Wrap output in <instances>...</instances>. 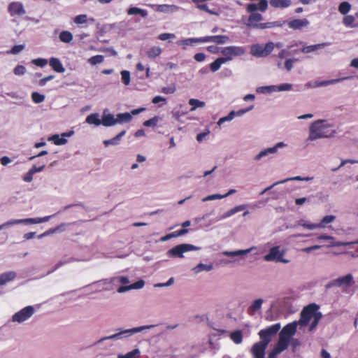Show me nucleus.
<instances>
[{"instance_id": "9", "label": "nucleus", "mask_w": 358, "mask_h": 358, "mask_svg": "<svg viewBox=\"0 0 358 358\" xmlns=\"http://www.w3.org/2000/svg\"><path fill=\"white\" fill-rule=\"evenodd\" d=\"M320 306L316 303H310L304 307L301 312V317L299 320L295 321L297 325L301 327L306 326L312 318V314L314 313L315 310H319Z\"/></svg>"}, {"instance_id": "58", "label": "nucleus", "mask_w": 358, "mask_h": 358, "mask_svg": "<svg viewBox=\"0 0 358 358\" xmlns=\"http://www.w3.org/2000/svg\"><path fill=\"white\" fill-rule=\"evenodd\" d=\"M122 76V81L125 85H128L130 83V72L127 70H123L120 73Z\"/></svg>"}, {"instance_id": "42", "label": "nucleus", "mask_w": 358, "mask_h": 358, "mask_svg": "<svg viewBox=\"0 0 358 358\" xmlns=\"http://www.w3.org/2000/svg\"><path fill=\"white\" fill-rule=\"evenodd\" d=\"M225 63H227V62L222 57L217 58L214 62L210 63V71L213 72L218 71L220 69L221 66Z\"/></svg>"}, {"instance_id": "2", "label": "nucleus", "mask_w": 358, "mask_h": 358, "mask_svg": "<svg viewBox=\"0 0 358 358\" xmlns=\"http://www.w3.org/2000/svg\"><path fill=\"white\" fill-rule=\"evenodd\" d=\"M55 215L45 216L43 217L25 218V219H12L2 224H0V231L10 227L15 224H23L25 225L36 224L48 222Z\"/></svg>"}, {"instance_id": "61", "label": "nucleus", "mask_w": 358, "mask_h": 358, "mask_svg": "<svg viewBox=\"0 0 358 358\" xmlns=\"http://www.w3.org/2000/svg\"><path fill=\"white\" fill-rule=\"evenodd\" d=\"M13 73L15 76H23L26 73V68L23 65H17L14 68Z\"/></svg>"}, {"instance_id": "19", "label": "nucleus", "mask_w": 358, "mask_h": 358, "mask_svg": "<svg viewBox=\"0 0 358 358\" xmlns=\"http://www.w3.org/2000/svg\"><path fill=\"white\" fill-rule=\"evenodd\" d=\"M203 37L199 38H187L178 40L176 42L177 45L185 50L187 46H195L198 43H203Z\"/></svg>"}, {"instance_id": "1", "label": "nucleus", "mask_w": 358, "mask_h": 358, "mask_svg": "<svg viewBox=\"0 0 358 358\" xmlns=\"http://www.w3.org/2000/svg\"><path fill=\"white\" fill-rule=\"evenodd\" d=\"M336 134L335 125L327 120H317L309 127L307 141H313L320 138H329Z\"/></svg>"}, {"instance_id": "16", "label": "nucleus", "mask_w": 358, "mask_h": 358, "mask_svg": "<svg viewBox=\"0 0 358 358\" xmlns=\"http://www.w3.org/2000/svg\"><path fill=\"white\" fill-rule=\"evenodd\" d=\"M348 78H349V77H343V78L327 80L309 81L305 84V87H306V88H317V87H324V86H327L329 85H334V84L340 83V82L345 80L346 79H348Z\"/></svg>"}, {"instance_id": "43", "label": "nucleus", "mask_w": 358, "mask_h": 358, "mask_svg": "<svg viewBox=\"0 0 358 358\" xmlns=\"http://www.w3.org/2000/svg\"><path fill=\"white\" fill-rule=\"evenodd\" d=\"M335 220H336L335 215H326L321 220L320 223L317 224V229L324 228V227H326V226L328 224L333 222Z\"/></svg>"}, {"instance_id": "62", "label": "nucleus", "mask_w": 358, "mask_h": 358, "mask_svg": "<svg viewBox=\"0 0 358 358\" xmlns=\"http://www.w3.org/2000/svg\"><path fill=\"white\" fill-rule=\"evenodd\" d=\"M87 15H78L75 17L74 18V22L77 24H81L86 23L87 22Z\"/></svg>"}, {"instance_id": "30", "label": "nucleus", "mask_w": 358, "mask_h": 358, "mask_svg": "<svg viewBox=\"0 0 358 358\" xmlns=\"http://www.w3.org/2000/svg\"><path fill=\"white\" fill-rule=\"evenodd\" d=\"M126 134V131L123 130L121 132H120L118 134H117L115 137L108 139V140H104L103 141V145L106 147H108L110 145H117L120 143L122 138Z\"/></svg>"}, {"instance_id": "59", "label": "nucleus", "mask_w": 358, "mask_h": 358, "mask_svg": "<svg viewBox=\"0 0 358 358\" xmlns=\"http://www.w3.org/2000/svg\"><path fill=\"white\" fill-rule=\"evenodd\" d=\"M110 283L112 282H120L121 284L125 285L129 282V280L126 276H117L110 279Z\"/></svg>"}, {"instance_id": "48", "label": "nucleus", "mask_w": 358, "mask_h": 358, "mask_svg": "<svg viewBox=\"0 0 358 358\" xmlns=\"http://www.w3.org/2000/svg\"><path fill=\"white\" fill-rule=\"evenodd\" d=\"M59 38L62 42L69 43L73 40V34L69 31H62L59 35Z\"/></svg>"}, {"instance_id": "50", "label": "nucleus", "mask_w": 358, "mask_h": 358, "mask_svg": "<svg viewBox=\"0 0 358 358\" xmlns=\"http://www.w3.org/2000/svg\"><path fill=\"white\" fill-rule=\"evenodd\" d=\"M195 4H196V7L201 10L206 11V12L208 13L209 14L213 15H219V13L217 10L209 9L208 5L206 3H197Z\"/></svg>"}, {"instance_id": "28", "label": "nucleus", "mask_w": 358, "mask_h": 358, "mask_svg": "<svg viewBox=\"0 0 358 358\" xmlns=\"http://www.w3.org/2000/svg\"><path fill=\"white\" fill-rule=\"evenodd\" d=\"M329 43H322L315 45H303V48L301 49V51L303 53L308 54L313 52H315L317 50L322 49L327 45H329Z\"/></svg>"}, {"instance_id": "21", "label": "nucleus", "mask_w": 358, "mask_h": 358, "mask_svg": "<svg viewBox=\"0 0 358 358\" xmlns=\"http://www.w3.org/2000/svg\"><path fill=\"white\" fill-rule=\"evenodd\" d=\"M152 7L155 8V10L157 12L163 13H173L178 11L180 9V7L174 4L152 5Z\"/></svg>"}, {"instance_id": "31", "label": "nucleus", "mask_w": 358, "mask_h": 358, "mask_svg": "<svg viewBox=\"0 0 358 358\" xmlns=\"http://www.w3.org/2000/svg\"><path fill=\"white\" fill-rule=\"evenodd\" d=\"M264 300L262 299H257L253 301L248 309L249 315H254L261 309Z\"/></svg>"}, {"instance_id": "3", "label": "nucleus", "mask_w": 358, "mask_h": 358, "mask_svg": "<svg viewBox=\"0 0 358 358\" xmlns=\"http://www.w3.org/2000/svg\"><path fill=\"white\" fill-rule=\"evenodd\" d=\"M297 327L298 325L295 321L286 324L279 334L278 342L288 348L290 339L295 334Z\"/></svg>"}, {"instance_id": "37", "label": "nucleus", "mask_w": 358, "mask_h": 358, "mask_svg": "<svg viewBox=\"0 0 358 358\" xmlns=\"http://www.w3.org/2000/svg\"><path fill=\"white\" fill-rule=\"evenodd\" d=\"M73 261H74V259L72 257H63L58 263H57L55 264V266H54V268L52 270H50L48 271L46 275L51 274L52 273H53L54 271H55L56 270L59 268L60 267H62L67 264L71 263Z\"/></svg>"}, {"instance_id": "10", "label": "nucleus", "mask_w": 358, "mask_h": 358, "mask_svg": "<svg viewBox=\"0 0 358 358\" xmlns=\"http://www.w3.org/2000/svg\"><path fill=\"white\" fill-rule=\"evenodd\" d=\"M35 313V309L32 306H27L20 310L15 313L12 316V322L21 324L28 320Z\"/></svg>"}, {"instance_id": "6", "label": "nucleus", "mask_w": 358, "mask_h": 358, "mask_svg": "<svg viewBox=\"0 0 358 358\" xmlns=\"http://www.w3.org/2000/svg\"><path fill=\"white\" fill-rule=\"evenodd\" d=\"M285 254V250H280V246L276 245L270 248L268 253L264 257V259L266 262L287 264L289 262V260L283 258Z\"/></svg>"}, {"instance_id": "12", "label": "nucleus", "mask_w": 358, "mask_h": 358, "mask_svg": "<svg viewBox=\"0 0 358 358\" xmlns=\"http://www.w3.org/2000/svg\"><path fill=\"white\" fill-rule=\"evenodd\" d=\"M287 146V144L284 142H278L273 147L268 148L261 150L257 155L254 157L255 161H260L262 159L268 157L270 155L275 154L278 150Z\"/></svg>"}, {"instance_id": "52", "label": "nucleus", "mask_w": 358, "mask_h": 358, "mask_svg": "<svg viewBox=\"0 0 358 358\" xmlns=\"http://www.w3.org/2000/svg\"><path fill=\"white\" fill-rule=\"evenodd\" d=\"M285 22H286L285 20H283V21L278 20V21H274V22H264V25L263 26V27H264V29H270V28H273V27H280L284 24H285Z\"/></svg>"}, {"instance_id": "8", "label": "nucleus", "mask_w": 358, "mask_h": 358, "mask_svg": "<svg viewBox=\"0 0 358 358\" xmlns=\"http://www.w3.org/2000/svg\"><path fill=\"white\" fill-rule=\"evenodd\" d=\"M281 328L280 323H275L271 325L265 329L260 330L258 333L261 342H263L266 345L271 341L273 337H274Z\"/></svg>"}, {"instance_id": "60", "label": "nucleus", "mask_w": 358, "mask_h": 358, "mask_svg": "<svg viewBox=\"0 0 358 358\" xmlns=\"http://www.w3.org/2000/svg\"><path fill=\"white\" fill-rule=\"evenodd\" d=\"M253 108H254V106L252 105L246 108H242L238 110H232V112H234V117L236 116L241 117V116H243V115H245V113H247L248 112L252 110L253 109Z\"/></svg>"}, {"instance_id": "46", "label": "nucleus", "mask_w": 358, "mask_h": 358, "mask_svg": "<svg viewBox=\"0 0 358 358\" xmlns=\"http://www.w3.org/2000/svg\"><path fill=\"white\" fill-rule=\"evenodd\" d=\"M66 224L62 223L55 228L50 229L49 230H48V231H45L44 233H43L42 234L39 235L38 238H43L44 236L56 233L57 231H62L64 229V227H66Z\"/></svg>"}, {"instance_id": "55", "label": "nucleus", "mask_w": 358, "mask_h": 358, "mask_svg": "<svg viewBox=\"0 0 358 358\" xmlns=\"http://www.w3.org/2000/svg\"><path fill=\"white\" fill-rule=\"evenodd\" d=\"M246 11L250 14L252 13H257V10H259L260 11V9H259V2L257 4V3H248L247 6H246Z\"/></svg>"}, {"instance_id": "27", "label": "nucleus", "mask_w": 358, "mask_h": 358, "mask_svg": "<svg viewBox=\"0 0 358 358\" xmlns=\"http://www.w3.org/2000/svg\"><path fill=\"white\" fill-rule=\"evenodd\" d=\"M17 277L16 272L13 271H6L0 274V287L7 283L13 281Z\"/></svg>"}, {"instance_id": "36", "label": "nucleus", "mask_w": 358, "mask_h": 358, "mask_svg": "<svg viewBox=\"0 0 358 358\" xmlns=\"http://www.w3.org/2000/svg\"><path fill=\"white\" fill-rule=\"evenodd\" d=\"M162 52V49L159 46L154 45L147 50L146 55L148 58L154 59L159 57Z\"/></svg>"}, {"instance_id": "5", "label": "nucleus", "mask_w": 358, "mask_h": 358, "mask_svg": "<svg viewBox=\"0 0 358 358\" xmlns=\"http://www.w3.org/2000/svg\"><path fill=\"white\" fill-rule=\"evenodd\" d=\"M201 248L195 246L194 245L189 243H182L174 246L171 248L167 254L171 257H178L183 258L184 253L192 251V250H199Z\"/></svg>"}, {"instance_id": "4", "label": "nucleus", "mask_w": 358, "mask_h": 358, "mask_svg": "<svg viewBox=\"0 0 358 358\" xmlns=\"http://www.w3.org/2000/svg\"><path fill=\"white\" fill-rule=\"evenodd\" d=\"M274 49V43L268 42L264 47L259 43L250 46V54L255 57H266L269 55Z\"/></svg>"}, {"instance_id": "24", "label": "nucleus", "mask_w": 358, "mask_h": 358, "mask_svg": "<svg viewBox=\"0 0 358 358\" xmlns=\"http://www.w3.org/2000/svg\"><path fill=\"white\" fill-rule=\"evenodd\" d=\"M101 122L102 125L106 127L114 126L117 124L116 117L110 113L108 110H104L102 114Z\"/></svg>"}, {"instance_id": "33", "label": "nucleus", "mask_w": 358, "mask_h": 358, "mask_svg": "<svg viewBox=\"0 0 358 358\" xmlns=\"http://www.w3.org/2000/svg\"><path fill=\"white\" fill-rule=\"evenodd\" d=\"M270 5L275 8H286L292 5L291 0H270Z\"/></svg>"}, {"instance_id": "56", "label": "nucleus", "mask_w": 358, "mask_h": 358, "mask_svg": "<svg viewBox=\"0 0 358 358\" xmlns=\"http://www.w3.org/2000/svg\"><path fill=\"white\" fill-rule=\"evenodd\" d=\"M31 99L34 103H40L45 100V96L38 92H34L31 94Z\"/></svg>"}, {"instance_id": "44", "label": "nucleus", "mask_w": 358, "mask_h": 358, "mask_svg": "<svg viewBox=\"0 0 358 358\" xmlns=\"http://www.w3.org/2000/svg\"><path fill=\"white\" fill-rule=\"evenodd\" d=\"M127 14L129 15L138 14L143 17H145L148 15V11L140 8L131 7L127 10Z\"/></svg>"}, {"instance_id": "32", "label": "nucleus", "mask_w": 358, "mask_h": 358, "mask_svg": "<svg viewBox=\"0 0 358 358\" xmlns=\"http://www.w3.org/2000/svg\"><path fill=\"white\" fill-rule=\"evenodd\" d=\"M269 94L275 92L289 91L292 88V85L284 83L279 85H268Z\"/></svg>"}, {"instance_id": "25", "label": "nucleus", "mask_w": 358, "mask_h": 358, "mask_svg": "<svg viewBox=\"0 0 358 358\" xmlns=\"http://www.w3.org/2000/svg\"><path fill=\"white\" fill-rule=\"evenodd\" d=\"M257 248L256 246H252L250 248L245 250H238L235 251L224 250L222 254L227 257H236V256H244L249 254L254 250H256Z\"/></svg>"}, {"instance_id": "18", "label": "nucleus", "mask_w": 358, "mask_h": 358, "mask_svg": "<svg viewBox=\"0 0 358 358\" xmlns=\"http://www.w3.org/2000/svg\"><path fill=\"white\" fill-rule=\"evenodd\" d=\"M248 206H249L248 204H241V205L236 206L231 208L230 210H227L224 214L217 217L215 220H213V222L222 220L227 219L228 217H230L232 215H234V214L246 209Z\"/></svg>"}, {"instance_id": "47", "label": "nucleus", "mask_w": 358, "mask_h": 358, "mask_svg": "<svg viewBox=\"0 0 358 358\" xmlns=\"http://www.w3.org/2000/svg\"><path fill=\"white\" fill-rule=\"evenodd\" d=\"M230 338L236 344H240L243 341V334L241 330H236L230 334Z\"/></svg>"}, {"instance_id": "15", "label": "nucleus", "mask_w": 358, "mask_h": 358, "mask_svg": "<svg viewBox=\"0 0 358 358\" xmlns=\"http://www.w3.org/2000/svg\"><path fill=\"white\" fill-rule=\"evenodd\" d=\"M110 284V279H103L101 280L95 281L85 287H84V289H89L90 292H101L103 290H109L110 289L107 287Z\"/></svg>"}, {"instance_id": "49", "label": "nucleus", "mask_w": 358, "mask_h": 358, "mask_svg": "<svg viewBox=\"0 0 358 358\" xmlns=\"http://www.w3.org/2000/svg\"><path fill=\"white\" fill-rule=\"evenodd\" d=\"M189 104L192 106L190 111L195 110L197 108H203L205 106V102L196 99H190Z\"/></svg>"}, {"instance_id": "23", "label": "nucleus", "mask_w": 358, "mask_h": 358, "mask_svg": "<svg viewBox=\"0 0 358 358\" xmlns=\"http://www.w3.org/2000/svg\"><path fill=\"white\" fill-rule=\"evenodd\" d=\"M8 11L11 16H21L26 13L22 3L20 2H11L8 5Z\"/></svg>"}, {"instance_id": "35", "label": "nucleus", "mask_w": 358, "mask_h": 358, "mask_svg": "<svg viewBox=\"0 0 358 358\" xmlns=\"http://www.w3.org/2000/svg\"><path fill=\"white\" fill-rule=\"evenodd\" d=\"M188 231L189 230L187 229H182L178 231H173L171 234H169L162 237L160 238V241L162 242H165V241L170 240L171 238L183 236V235L186 234L188 232Z\"/></svg>"}, {"instance_id": "38", "label": "nucleus", "mask_w": 358, "mask_h": 358, "mask_svg": "<svg viewBox=\"0 0 358 358\" xmlns=\"http://www.w3.org/2000/svg\"><path fill=\"white\" fill-rule=\"evenodd\" d=\"M85 122L89 124H94L96 127L102 124L101 120L99 119V113H92L87 116Z\"/></svg>"}, {"instance_id": "13", "label": "nucleus", "mask_w": 358, "mask_h": 358, "mask_svg": "<svg viewBox=\"0 0 358 358\" xmlns=\"http://www.w3.org/2000/svg\"><path fill=\"white\" fill-rule=\"evenodd\" d=\"M263 15L259 13H254L248 16L246 26L257 29H264V23L260 22L263 20Z\"/></svg>"}, {"instance_id": "45", "label": "nucleus", "mask_w": 358, "mask_h": 358, "mask_svg": "<svg viewBox=\"0 0 358 358\" xmlns=\"http://www.w3.org/2000/svg\"><path fill=\"white\" fill-rule=\"evenodd\" d=\"M140 355V350L138 348H135L125 355H118L117 358H139Z\"/></svg>"}, {"instance_id": "63", "label": "nucleus", "mask_w": 358, "mask_h": 358, "mask_svg": "<svg viewBox=\"0 0 358 358\" xmlns=\"http://www.w3.org/2000/svg\"><path fill=\"white\" fill-rule=\"evenodd\" d=\"M176 90V87L175 85H171L170 86L164 87L161 90V92L165 94H173Z\"/></svg>"}, {"instance_id": "53", "label": "nucleus", "mask_w": 358, "mask_h": 358, "mask_svg": "<svg viewBox=\"0 0 358 358\" xmlns=\"http://www.w3.org/2000/svg\"><path fill=\"white\" fill-rule=\"evenodd\" d=\"M297 225L298 226H301V227H304L306 229H308L309 230H313V229H317V224L308 223V222H307L306 221H305L303 220H300L297 222Z\"/></svg>"}, {"instance_id": "51", "label": "nucleus", "mask_w": 358, "mask_h": 358, "mask_svg": "<svg viewBox=\"0 0 358 358\" xmlns=\"http://www.w3.org/2000/svg\"><path fill=\"white\" fill-rule=\"evenodd\" d=\"M351 4L348 1H343L338 6V11L342 15H347L351 10Z\"/></svg>"}, {"instance_id": "57", "label": "nucleus", "mask_w": 358, "mask_h": 358, "mask_svg": "<svg viewBox=\"0 0 358 358\" xmlns=\"http://www.w3.org/2000/svg\"><path fill=\"white\" fill-rule=\"evenodd\" d=\"M25 48L23 44L15 45L10 50L7 51V54L17 55Z\"/></svg>"}, {"instance_id": "29", "label": "nucleus", "mask_w": 358, "mask_h": 358, "mask_svg": "<svg viewBox=\"0 0 358 358\" xmlns=\"http://www.w3.org/2000/svg\"><path fill=\"white\" fill-rule=\"evenodd\" d=\"M49 64L57 73H64L65 71L62 63L58 58L51 57L49 60Z\"/></svg>"}, {"instance_id": "14", "label": "nucleus", "mask_w": 358, "mask_h": 358, "mask_svg": "<svg viewBox=\"0 0 358 358\" xmlns=\"http://www.w3.org/2000/svg\"><path fill=\"white\" fill-rule=\"evenodd\" d=\"M154 327H155V325H145V326L134 327V328L128 329H118L119 331L117 333H118V334H120V340H122V339L130 337L131 336H132L135 334L142 332L144 330L153 328Z\"/></svg>"}, {"instance_id": "22", "label": "nucleus", "mask_w": 358, "mask_h": 358, "mask_svg": "<svg viewBox=\"0 0 358 358\" xmlns=\"http://www.w3.org/2000/svg\"><path fill=\"white\" fill-rule=\"evenodd\" d=\"M203 43H214L216 44H225L230 42L229 37L225 35L206 36H203Z\"/></svg>"}, {"instance_id": "26", "label": "nucleus", "mask_w": 358, "mask_h": 358, "mask_svg": "<svg viewBox=\"0 0 358 358\" xmlns=\"http://www.w3.org/2000/svg\"><path fill=\"white\" fill-rule=\"evenodd\" d=\"M309 25V21L306 19H294L288 22V26L290 29L294 30L301 29L303 27H306Z\"/></svg>"}, {"instance_id": "41", "label": "nucleus", "mask_w": 358, "mask_h": 358, "mask_svg": "<svg viewBox=\"0 0 358 358\" xmlns=\"http://www.w3.org/2000/svg\"><path fill=\"white\" fill-rule=\"evenodd\" d=\"M213 266L211 264H204L203 263H199L192 268V271H194V273L197 274L202 271H210L213 270Z\"/></svg>"}, {"instance_id": "40", "label": "nucleus", "mask_w": 358, "mask_h": 358, "mask_svg": "<svg viewBox=\"0 0 358 358\" xmlns=\"http://www.w3.org/2000/svg\"><path fill=\"white\" fill-rule=\"evenodd\" d=\"M355 15H345L343 19V24L347 27L355 28L358 27V23H355Z\"/></svg>"}, {"instance_id": "39", "label": "nucleus", "mask_w": 358, "mask_h": 358, "mask_svg": "<svg viewBox=\"0 0 358 358\" xmlns=\"http://www.w3.org/2000/svg\"><path fill=\"white\" fill-rule=\"evenodd\" d=\"M132 120L131 114L129 113H118L116 115V123L123 124L131 122Z\"/></svg>"}, {"instance_id": "11", "label": "nucleus", "mask_w": 358, "mask_h": 358, "mask_svg": "<svg viewBox=\"0 0 358 358\" xmlns=\"http://www.w3.org/2000/svg\"><path fill=\"white\" fill-rule=\"evenodd\" d=\"M353 283V276L352 274L348 273L344 276L331 280L327 285V287H338L344 290L349 288Z\"/></svg>"}, {"instance_id": "54", "label": "nucleus", "mask_w": 358, "mask_h": 358, "mask_svg": "<svg viewBox=\"0 0 358 358\" xmlns=\"http://www.w3.org/2000/svg\"><path fill=\"white\" fill-rule=\"evenodd\" d=\"M103 60H104L103 56L98 55H95V56L90 57L88 59V62L91 65H96V64L102 63L103 62Z\"/></svg>"}, {"instance_id": "20", "label": "nucleus", "mask_w": 358, "mask_h": 358, "mask_svg": "<svg viewBox=\"0 0 358 358\" xmlns=\"http://www.w3.org/2000/svg\"><path fill=\"white\" fill-rule=\"evenodd\" d=\"M268 345L259 341L253 345L251 352L254 358H265V350Z\"/></svg>"}, {"instance_id": "64", "label": "nucleus", "mask_w": 358, "mask_h": 358, "mask_svg": "<svg viewBox=\"0 0 358 358\" xmlns=\"http://www.w3.org/2000/svg\"><path fill=\"white\" fill-rule=\"evenodd\" d=\"M159 117L157 116H155L151 119H149L143 122V125L145 127H155L157 125L158 122Z\"/></svg>"}, {"instance_id": "7", "label": "nucleus", "mask_w": 358, "mask_h": 358, "mask_svg": "<svg viewBox=\"0 0 358 358\" xmlns=\"http://www.w3.org/2000/svg\"><path fill=\"white\" fill-rule=\"evenodd\" d=\"M220 53L227 62H230L234 57H240L245 54V48L242 46L231 45L222 48Z\"/></svg>"}, {"instance_id": "17", "label": "nucleus", "mask_w": 358, "mask_h": 358, "mask_svg": "<svg viewBox=\"0 0 358 358\" xmlns=\"http://www.w3.org/2000/svg\"><path fill=\"white\" fill-rule=\"evenodd\" d=\"M73 131H69L68 132H64L59 136V134H54L49 137L48 140L52 141L57 145H65L67 143L66 138L71 137L73 135Z\"/></svg>"}, {"instance_id": "34", "label": "nucleus", "mask_w": 358, "mask_h": 358, "mask_svg": "<svg viewBox=\"0 0 358 358\" xmlns=\"http://www.w3.org/2000/svg\"><path fill=\"white\" fill-rule=\"evenodd\" d=\"M287 347L277 342L273 349L268 353V358H278V355L285 350Z\"/></svg>"}]
</instances>
